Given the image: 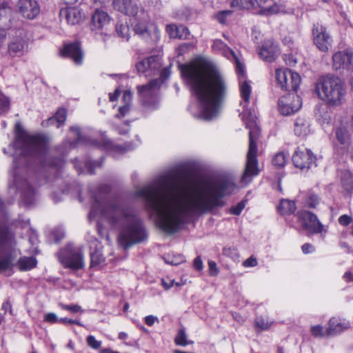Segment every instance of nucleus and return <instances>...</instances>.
Wrapping results in <instances>:
<instances>
[{
    "label": "nucleus",
    "instance_id": "nucleus-61",
    "mask_svg": "<svg viewBox=\"0 0 353 353\" xmlns=\"http://www.w3.org/2000/svg\"><path fill=\"white\" fill-rule=\"evenodd\" d=\"M2 310H3L5 312L9 310L10 314L12 313V305H11V303H10V301L8 299L6 300L3 303V305H2Z\"/></svg>",
    "mask_w": 353,
    "mask_h": 353
},
{
    "label": "nucleus",
    "instance_id": "nucleus-42",
    "mask_svg": "<svg viewBox=\"0 0 353 353\" xmlns=\"http://www.w3.org/2000/svg\"><path fill=\"white\" fill-rule=\"evenodd\" d=\"M164 260L166 263L173 265H177L185 261L184 257L182 255L174 256L172 259L170 255H168L165 257Z\"/></svg>",
    "mask_w": 353,
    "mask_h": 353
},
{
    "label": "nucleus",
    "instance_id": "nucleus-23",
    "mask_svg": "<svg viewBox=\"0 0 353 353\" xmlns=\"http://www.w3.org/2000/svg\"><path fill=\"white\" fill-rule=\"evenodd\" d=\"M279 54L278 46L272 40L265 41L259 51L260 58L267 62L274 61Z\"/></svg>",
    "mask_w": 353,
    "mask_h": 353
},
{
    "label": "nucleus",
    "instance_id": "nucleus-13",
    "mask_svg": "<svg viewBox=\"0 0 353 353\" xmlns=\"http://www.w3.org/2000/svg\"><path fill=\"white\" fill-rule=\"evenodd\" d=\"M60 262L65 267L72 270H79L84 267L83 254L81 248H73L68 246L59 254Z\"/></svg>",
    "mask_w": 353,
    "mask_h": 353
},
{
    "label": "nucleus",
    "instance_id": "nucleus-37",
    "mask_svg": "<svg viewBox=\"0 0 353 353\" xmlns=\"http://www.w3.org/2000/svg\"><path fill=\"white\" fill-rule=\"evenodd\" d=\"M132 94L130 91L125 90L123 94V101L125 105L119 108V113L122 117H124L130 110V103L132 101Z\"/></svg>",
    "mask_w": 353,
    "mask_h": 353
},
{
    "label": "nucleus",
    "instance_id": "nucleus-19",
    "mask_svg": "<svg viewBox=\"0 0 353 353\" xmlns=\"http://www.w3.org/2000/svg\"><path fill=\"white\" fill-rule=\"evenodd\" d=\"M27 37L24 30H18L16 37H14L8 45V52L12 57H20L23 55L25 48L27 47Z\"/></svg>",
    "mask_w": 353,
    "mask_h": 353
},
{
    "label": "nucleus",
    "instance_id": "nucleus-64",
    "mask_svg": "<svg viewBox=\"0 0 353 353\" xmlns=\"http://www.w3.org/2000/svg\"><path fill=\"white\" fill-rule=\"evenodd\" d=\"M343 278L346 281H353V273L350 272H345L343 275Z\"/></svg>",
    "mask_w": 353,
    "mask_h": 353
},
{
    "label": "nucleus",
    "instance_id": "nucleus-22",
    "mask_svg": "<svg viewBox=\"0 0 353 353\" xmlns=\"http://www.w3.org/2000/svg\"><path fill=\"white\" fill-rule=\"evenodd\" d=\"M17 8L19 12L28 19H33L40 12L39 5L35 0H19Z\"/></svg>",
    "mask_w": 353,
    "mask_h": 353
},
{
    "label": "nucleus",
    "instance_id": "nucleus-57",
    "mask_svg": "<svg viewBox=\"0 0 353 353\" xmlns=\"http://www.w3.org/2000/svg\"><path fill=\"white\" fill-rule=\"evenodd\" d=\"M244 267H254L257 265V261L255 258L251 256L247 259L243 263Z\"/></svg>",
    "mask_w": 353,
    "mask_h": 353
},
{
    "label": "nucleus",
    "instance_id": "nucleus-34",
    "mask_svg": "<svg viewBox=\"0 0 353 353\" xmlns=\"http://www.w3.org/2000/svg\"><path fill=\"white\" fill-rule=\"evenodd\" d=\"M341 183L343 188L347 192L353 190V174L348 170L343 171L341 174Z\"/></svg>",
    "mask_w": 353,
    "mask_h": 353
},
{
    "label": "nucleus",
    "instance_id": "nucleus-8",
    "mask_svg": "<svg viewBox=\"0 0 353 353\" xmlns=\"http://www.w3.org/2000/svg\"><path fill=\"white\" fill-rule=\"evenodd\" d=\"M70 131L71 132H73L74 135L76 137L77 144L97 146L114 154H116L117 153H123L133 148L129 145H127L125 147L114 145L111 141L108 139L103 133L101 134V140L99 142L85 132H82L77 126L70 127Z\"/></svg>",
    "mask_w": 353,
    "mask_h": 353
},
{
    "label": "nucleus",
    "instance_id": "nucleus-33",
    "mask_svg": "<svg viewBox=\"0 0 353 353\" xmlns=\"http://www.w3.org/2000/svg\"><path fill=\"white\" fill-rule=\"evenodd\" d=\"M296 208L295 203L288 199H281L277 208L279 212L283 215L294 213Z\"/></svg>",
    "mask_w": 353,
    "mask_h": 353
},
{
    "label": "nucleus",
    "instance_id": "nucleus-41",
    "mask_svg": "<svg viewBox=\"0 0 353 353\" xmlns=\"http://www.w3.org/2000/svg\"><path fill=\"white\" fill-rule=\"evenodd\" d=\"M272 322L265 319L262 316H258L255 320V326L256 328L263 330L268 329L272 325Z\"/></svg>",
    "mask_w": 353,
    "mask_h": 353
},
{
    "label": "nucleus",
    "instance_id": "nucleus-31",
    "mask_svg": "<svg viewBox=\"0 0 353 353\" xmlns=\"http://www.w3.org/2000/svg\"><path fill=\"white\" fill-rule=\"evenodd\" d=\"M66 116V110L59 108L53 117L49 118L48 120L43 121L41 125L43 127H48L50 125H53L56 122L57 123V128H59L60 125L65 122Z\"/></svg>",
    "mask_w": 353,
    "mask_h": 353
},
{
    "label": "nucleus",
    "instance_id": "nucleus-47",
    "mask_svg": "<svg viewBox=\"0 0 353 353\" xmlns=\"http://www.w3.org/2000/svg\"><path fill=\"white\" fill-rule=\"evenodd\" d=\"M59 306L65 310H69L73 313H77L79 312H83V310L81 309V307L79 305H65L63 303H60Z\"/></svg>",
    "mask_w": 353,
    "mask_h": 353
},
{
    "label": "nucleus",
    "instance_id": "nucleus-38",
    "mask_svg": "<svg viewBox=\"0 0 353 353\" xmlns=\"http://www.w3.org/2000/svg\"><path fill=\"white\" fill-rule=\"evenodd\" d=\"M288 159V155L285 154L283 152H280L276 153L273 159H272V164L278 168H281L285 166V165L287 163V161Z\"/></svg>",
    "mask_w": 353,
    "mask_h": 353
},
{
    "label": "nucleus",
    "instance_id": "nucleus-17",
    "mask_svg": "<svg viewBox=\"0 0 353 353\" xmlns=\"http://www.w3.org/2000/svg\"><path fill=\"white\" fill-rule=\"evenodd\" d=\"M278 105L280 113L288 116L300 110L302 101L299 95L292 93L281 97L279 99Z\"/></svg>",
    "mask_w": 353,
    "mask_h": 353
},
{
    "label": "nucleus",
    "instance_id": "nucleus-50",
    "mask_svg": "<svg viewBox=\"0 0 353 353\" xmlns=\"http://www.w3.org/2000/svg\"><path fill=\"white\" fill-rule=\"evenodd\" d=\"M189 35L190 31L188 30V28L184 26H179V36H177V38L186 39Z\"/></svg>",
    "mask_w": 353,
    "mask_h": 353
},
{
    "label": "nucleus",
    "instance_id": "nucleus-54",
    "mask_svg": "<svg viewBox=\"0 0 353 353\" xmlns=\"http://www.w3.org/2000/svg\"><path fill=\"white\" fill-rule=\"evenodd\" d=\"M158 321V318L154 315H148L144 318V322L148 326H152L156 322Z\"/></svg>",
    "mask_w": 353,
    "mask_h": 353
},
{
    "label": "nucleus",
    "instance_id": "nucleus-24",
    "mask_svg": "<svg viewBox=\"0 0 353 353\" xmlns=\"http://www.w3.org/2000/svg\"><path fill=\"white\" fill-rule=\"evenodd\" d=\"M61 54L64 57L72 59L74 63L80 65L83 62V52L79 43H72L64 46L61 50Z\"/></svg>",
    "mask_w": 353,
    "mask_h": 353
},
{
    "label": "nucleus",
    "instance_id": "nucleus-44",
    "mask_svg": "<svg viewBox=\"0 0 353 353\" xmlns=\"http://www.w3.org/2000/svg\"><path fill=\"white\" fill-rule=\"evenodd\" d=\"M245 202L244 201H242L238 203L235 206H233L230 208V214L234 215H239L243 211V210L245 208Z\"/></svg>",
    "mask_w": 353,
    "mask_h": 353
},
{
    "label": "nucleus",
    "instance_id": "nucleus-15",
    "mask_svg": "<svg viewBox=\"0 0 353 353\" xmlns=\"http://www.w3.org/2000/svg\"><path fill=\"white\" fill-rule=\"evenodd\" d=\"M292 159L294 166L301 170L307 171L316 166V156L307 148H298Z\"/></svg>",
    "mask_w": 353,
    "mask_h": 353
},
{
    "label": "nucleus",
    "instance_id": "nucleus-29",
    "mask_svg": "<svg viewBox=\"0 0 353 353\" xmlns=\"http://www.w3.org/2000/svg\"><path fill=\"white\" fill-rule=\"evenodd\" d=\"M74 165L76 168V169L80 172H87L88 174H94V169L97 167H100L102 164V161H87L83 163L80 162V161L78 159H75L73 161Z\"/></svg>",
    "mask_w": 353,
    "mask_h": 353
},
{
    "label": "nucleus",
    "instance_id": "nucleus-7",
    "mask_svg": "<svg viewBox=\"0 0 353 353\" xmlns=\"http://www.w3.org/2000/svg\"><path fill=\"white\" fill-rule=\"evenodd\" d=\"M319 98L331 106L342 103L346 95V88L338 77L327 75L320 77L315 85Z\"/></svg>",
    "mask_w": 353,
    "mask_h": 353
},
{
    "label": "nucleus",
    "instance_id": "nucleus-48",
    "mask_svg": "<svg viewBox=\"0 0 353 353\" xmlns=\"http://www.w3.org/2000/svg\"><path fill=\"white\" fill-rule=\"evenodd\" d=\"M38 235L35 232H32L30 237H29V242L30 243L34 246L32 250H30L31 252L33 253H37V245L38 243Z\"/></svg>",
    "mask_w": 353,
    "mask_h": 353
},
{
    "label": "nucleus",
    "instance_id": "nucleus-16",
    "mask_svg": "<svg viewBox=\"0 0 353 353\" xmlns=\"http://www.w3.org/2000/svg\"><path fill=\"white\" fill-rule=\"evenodd\" d=\"M298 220L302 227L312 234L326 232L325 226L319 221L316 216L309 211L299 212Z\"/></svg>",
    "mask_w": 353,
    "mask_h": 353
},
{
    "label": "nucleus",
    "instance_id": "nucleus-27",
    "mask_svg": "<svg viewBox=\"0 0 353 353\" xmlns=\"http://www.w3.org/2000/svg\"><path fill=\"white\" fill-rule=\"evenodd\" d=\"M294 132L297 137H305L310 133V122L304 117L296 119L294 125Z\"/></svg>",
    "mask_w": 353,
    "mask_h": 353
},
{
    "label": "nucleus",
    "instance_id": "nucleus-1",
    "mask_svg": "<svg viewBox=\"0 0 353 353\" xmlns=\"http://www.w3.org/2000/svg\"><path fill=\"white\" fill-rule=\"evenodd\" d=\"M234 181L223 178L199 185L176 184L170 172L163 173L148 184L137 188L134 197L141 198L145 209L155 215L157 227L168 234L177 232L185 219L223 207V198L236 189Z\"/></svg>",
    "mask_w": 353,
    "mask_h": 353
},
{
    "label": "nucleus",
    "instance_id": "nucleus-5",
    "mask_svg": "<svg viewBox=\"0 0 353 353\" xmlns=\"http://www.w3.org/2000/svg\"><path fill=\"white\" fill-rule=\"evenodd\" d=\"M213 50L222 54L228 59L234 61L236 71L239 75L240 92L243 101L241 105L243 108L240 116L249 131V148L247 154L246 165L241 177V182L248 183L253 176L258 175V161L256 159L257 146L256 140L259 136L260 130L257 125V117L254 108L249 107V100L252 91V87L245 79V68L240 61L236 54L227 46L221 39H216L212 44Z\"/></svg>",
    "mask_w": 353,
    "mask_h": 353
},
{
    "label": "nucleus",
    "instance_id": "nucleus-9",
    "mask_svg": "<svg viewBox=\"0 0 353 353\" xmlns=\"http://www.w3.org/2000/svg\"><path fill=\"white\" fill-rule=\"evenodd\" d=\"M17 243L14 235L6 228H0V271L9 270L17 256Z\"/></svg>",
    "mask_w": 353,
    "mask_h": 353
},
{
    "label": "nucleus",
    "instance_id": "nucleus-49",
    "mask_svg": "<svg viewBox=\"0 0 353 353\" xmlns=\"http://www.w3.org/2000/svg\"><path fill=\"white\" fill-rule=\"evenodd\" d=\"M312 334L315 337H323L325 335L323 328L321 325H314L310 329Z\"/></svg>",
    "mask_w": 353,
    "mask_h": 353
},
{
    "label": "nucleus",
    "instance_id": "nucleus-25",
    "mask_svg": "<svg viewBox=\"0 0 353 353\" xmlns=\"http://www.w3.org/2000/svg\"><path fill=\"white\" fill-rule=\"evenodd\" d=\"M350 327L349 321L339 318L330 319L325 334L327 336H336Z\"/></svg>",
    "mask_w": 353,
    "mask_h": 353
},
{
    "label": "nucleus",
    "instance_id": "nucleus-63",
    "mask_svg": "<svg viewBox=\"0 0 353 353\" xmlns=\"http://www.w3.org/2000/svg\"><path fill=\"white\" fill-rule=\"evenodd\" d=\"M174 280L170 281L169 283L166 282L165 279L161 280L162 285L165 290H169L170 288H172L174 285Z\"/></svg>",
    "mask_w": 353,
    "mask_h": 353
},
{
    "label": "nucleus",
    "instance_id": "nucleus-12",
    "mask_svg": "<svg viewBox=\"0 0 353 353\" xmlns=\"http://www.w3.org/2000/svg\"><path fill=\"white\" fill-rule=\"evenodd\" d=\"M275 78L277 85L284 91H296L301 83L300 75L288 68L276 69Z\"/></svg>",
    "mask_w": 353,
    "mask_h": 353
},
{
    "label": "nucleus",
    "instance_id": "nucleus-43",
    "mask_svg": "<svg viewBox=\"0 0 353 353\" xmlns=\"http://www.w3.org/2000/svg\"><path fill=\"white\" fill-rule=\"evenodd\" d=\"M10 101L8 99L0 93V112L3 113L9 109Z\"/></svg>",
    "mask_w": 353,
    "mask_h": 353
},
{
    "label": "nucleus",
    "instance_id": "nucleus-60",
    "mask_svg": "<svg viewBox=\"0 0 353 353\" xmlns=\"http://www.w3.org/2000/svg\"><path fill=\"white\" fill-rule=\"evenodd\" d=\"M59 323H64V324H76L80 326H82L83 325L78 321L70 319L68 318H61L59 319Z\"/></svg>",
    "mask_w": 353,
    "mask_h": 353
},
{
    "label": "nucleus",
    "instance_id": "nucleus-53",
    "mask_svg": "<svg viewBox=\"0 0 353 353\" xmlns=\"http://www.w3.org/2000/svg\"><path fill=\"white\" fill-rule=\"evenodd\" d=\"M53 236L55 241L58 243L64 238L65 233L62 229L59 228L53 231Z\"/></svg>",
    "mask_w": 353,
    "mask_h": 353
},
{
    "label": "nucleus",
    "instance_id": "nucleus-58",
    "mask_svg": "<svg viewBox=\"0 0 353 353\" xmlns=\"http://www.w3.org/2000/svg\"><path fill=\"white\" fill-rule=\"evenodd\" d=\"M302 251L304 254H309L315 251L314 247L310 243H305L301 247Z\"/></svg>",
    "mask_w": 353,
    "mask_h": 353
},
{
    "label": "nucleus",
    "instance_id": "nucleus-18",
    "mask_svg": "<svg viewBox=\"0 0 353 353\" xmlns=\"http://www.w3.org/2000/svg\"><path fill=\"white\" fill-rule=\"evenodd\" d=\"M161 67V57L159 56H151L139 61L136 68L139 74L149 77L158 74Z\"/></svg>",
    "mask_w": 353,
    "mask_h": 353
},
{
    "label": "nucleus",
    "instance_id": "nucleus-32",
    "mask_svg": "<svg viewBox=\"0 0 353 353\" xmlns=\"http://www.w3.org/2000/svg\"><path fill=\"white\" fill-rule=\"evenodd\" d=\"M336 138L339 143L344 146V148H349L350 145V134L349 131L345 127H339L336 128Z\"/></svg>",
    "mask_w": 353,
    "mask_h": 353
},
{
    "label": "nucleus",
    "instance_id": "nucleus-35",
    "mask_svg": "<svg viewBox=\"0 0 353 353\" xmlns=\"http://www.w3.org/2000/svg\"><path fill=\"white\" fill-rule=\"evenodd\" d=\"M18 263L21 270L28 271L36 267L37 261L33 256H24L19 260Z\"/></svg>",
    "mask_w": 353,
    "mask_h": 353
},
{
    "label": "nucleus",
    "instance_id": "nucleus-3",
    "mask_svg": "<svg viewBox=\"0 0 353 353\" xmlns=\"http://www.w3.org/2000/svg\"><path fill=\"white\" fill-rule=\"evenodd\" d=\"M48 148L47 138L42 134L29 135L23 129L20 123L15 124V140L8 146L9 152L12 151L14 157L12 179L9 182L8 194L10 196L8 203L14 201L17 194L20 196L21 204L31 207L37 201L36 188L27 178L26 168L20 164L27 161L28 157L43 158L46 156Z\"/></svg>",
    "mask_w": 353,
    "mask_h": 353
},
{
    "label": "nucleus",
    "instance_id": "nucleus-4",
    "mask_svg": "<svg viewBox=\"0 0 353 353\" xmlns=\"http://www.w3.org/2000/svg\"><path fill=\"white\" fill-rule=\"evenodd\" d=\"M180 68L183 79L198 101V117L207 121L215 118L226 92V84L221 74L205 59L181 65Z\"/></svg>",
    "mask_w": 353,
    "mask_h": 353
},
{
    "label": "nucleus",
    "instance_id": "nucleus-59",
    "mask_svg": "<svg viewBox=\"0 0 353 353\" xmlns=\"http://www.w3.org/2000/svg\"><path fill=\"white\" fill-rule=\"evenodd\" d=\"M193 265H194V268L199 271H201L203 270V261L200 256H197L194 259V262H193Z\"/></svg>",
    "mask_w": 353,
    "mask_h": 353
},
{
    "label": "nucleus",
    "instance_id": "nucleus-21",
    "mask_svg": "<svg viewBox=\"0 0 353 353\" xmlns=\"http://www.w3.org/2000/svg\"><path fill=\"white\" fill-rule=\"evenodd\" d=\"M314 43L322 52L328 51L330 47V38L326 32V29L321 25L316 24L312 30Z\"/></svg>",
    "mask_w": 353,
    "mask_h": 353
},
{
    "label": "nucleus",
    "instance_id": "nucleus-55",
    "mask_svg": "<svg viewBox=\"0 0 353 353\" xmlns=\"http://www.w3.org/2000/svg\"><path fill=\"white\" fill-rule=\"evenodd\" d=\"M351 221L352 218L347 214L342 215L339 218V223L343 226L348 225Z\"/></svg>",
    "mask_w": 353,
    "mask_h": 353
},
{
    "label": "nucleus",
    "instance_id": "nucleus-26",
    "mask_svg": "<svg viewBox=\"0 0 353 353\" xmlns=\"http://www.w3.org/2000/svg\"><path fill=\"white\" fill-rule=\"evenodd\" d=\"M60 17L68 24L75 25L81 21L82 14L77 8H67L61 10Z\"/></svg>",
    "mask_w": 353,
    "mask_h": 353
},
{
    "label": "nucleus",
    "instance_id": "nucleus-40",
    "mask_svg": "<svg viewBox=\"0 0 353 353\" xmlns=\"http://www.w3.org/2000/svg\"><path fill=\"white\" fill-rule=\"evenodd\" d=\"M174 341L177 345H181V346H186L188 344H190V342L187 339V335L185 334V332L183 329H181L178 332V333L175 337ZM192 343V342H190V343Z\"/></svg>",
    "mask_w": 353,
    "mask_h": 353
},
{
    "label": "nucleus",
    "instance_id": "nucleus-51",
    "mask_svg": "<svg viewBox=\"0 0 353 353\" xmlns=\"http://www.w3.org/2000/svg\"><path fill=\"white\" fill-rule=\"evenodd\" d=\"M44 321L51 323L59 322V319L57 314L52 312L46 314L44 315Z\"/></svg>",
    "mask_w": 353,
    "mask_h": 353
},
{
    "label": "nucleus",
    "instance_id": "nucleus-39",
    "mask_svg": "<svg viewBox=\"0 0 353 353\" xmlns=\"http://www.w3.org/2000/svg\"><path fill=\"white\" fill-rule=\"evenodd\" d=\"M116 32L117 34L125 40H128L130 37V28L126 23L119 22L116 25Z\"/></svg>",
    "mask_w": 353,
    "mask_h": 353
},
{
    "label": "nucleus",
    "instance_id": "nucleus-56",
    "mask_svg": "<svg viewBox=\"0 0 353 353\" xmlns=\"http://www.w3.org/2000/svg\"><path fill=\"white\" fill-rule=\"evenodd\" d=\"M208 266L210 270V274L211 276H216L218 274V269L216 267V263L213 261H208Z\"/></svg>",
    "mask_w": 353,
    "mask_h": 353
},
{
    "label": "nucleus",
    "instance_id": "nucleus-10",
    "mask_svg": "<svg viewBox=\"0 0 353 353\" xmlns=\"http://www.w3.org/2000/svg\"><path fill=\"white\" fill-rule=\"evenodd\" d=\"M270 0H232V8L238 9L258 10V14L263 17L284 13L285 6L279 2H274L271 6H266Z\"/></svg>",
    "mask_w": 353,
    "mask_h": 353
},
{
    "label": "nucleus",
    "instance_id": "nucleus-46",
    "mask_svg": "<svg viewBox=\"0 0 353 353\" xmlns=\"http://www.w3.org/2000/svg\"><path fill=\"white\" fill-rule=\"evenodd\" d=\"M166 31L172 38H177L179 36V26L174 24H170L166 26Z\"/></svg>",
    "mask_w": 353,
    "mask_h": 353
},
{
    "label": "nucleus",
    "instance_id": "nucleus-36",
    "mask_svg": "<svg viewBox=\"0 0 353 353\" xmlns=\"http://www.w3.org/2000/svg\"><path fill=\"white\" fill-rule=\"evenodd\" d=\"M232 10H221L215 14L214 18L220 24L227 25L229 19L232 17Z\"/></svg>",
    "mask_w": 353,
    "mask_h": 353
},
{
    "label": "nucleus",
    "instance_id": "nucleus-11",
    "mask_svg": "<svg viewBox=\"0 0 353 353\" xmlns=\"http://www.w3.org/2000/svg\"><path fill=\"white\" fill-rule=\"evenodd\" d=\"M160 87L161 82L158 79H152L148 84L137 87L143 105L151 109L157 108Z\"/></svg>",
    "mask_w": 353,
    "mask_h": 353
},
{
    "label": "nucleus",
    "instance_id": "nucleus-14",
    "mask_svg": "<svg viewBox=\"0 0 353 353\" xmlns=\"http://www.w3.org/2000/svg\"><path fill=\"white\" fill-rule=\"evenodd\" d=\"M332 67L334 70L341 72H353V50L347 48L339 50L332 55Z\"/></svg>",
    "mask_w": 353,
    "mask_h": 353
},
{
    "label": "nucleus",
    "instance_id": "nucleus-30",
    "mask_svg": "<svg viewBox=\"0 0 353 353\" xmlns=\"http://www.w3.org/2000/svg\"><path fill=\"white\" fill-rule=\"evenodd\" d=\"M105 260L101 250V244L99 241H94L90 245V261L91 267L97 266Z\"/></svg>",
    "mask_w": 353,
    "mask_h": 353
},
{
    "label": "nucleus",
    "instance_id": "nucleus-2",
    "mask_svg": "<svg viewBox=\"0 0 353 353\" xmlns=\"http://www.w3.org/2000/svg\"><path fill=\"white\" fill-rule=\"evenodd\" d=\"M91 197L92 203L89 220L98 222L104 220L119 229V243L125 249L146 239L145 229L140 217L120 196L110 194L109 185H100L96 192H91Z\"/></svg>",
    "mask_w": 353,
    "mask_h": 353
},
{
    "label": "nucleus",
    "instance_id": "nucleus-62",
    "mask_svg": "<svg viewBox=\"0 0 353 353\" xmlns=\"http://www.w3.org/2000/svg\"><path fill=\"white\" fill-rule=\"evenodd\" d=\"M63 164V161L62 159H59L57 161H53L50 163V166L52 167V169H54V168H60L62 165Z\"/></svg>",
    "mask_w": 353,
    "mask_h": 353
},
{
    "label": "nucleus",
    "instance_id": "nucleus-28",
    "mask_svg": "<svg viewBox=\"0 0 353 353\" xmlns=\"http://www.w3.org/2000/svg\"><path fill=\"white\" fill-rule=\"evenodd\" d=\"M327 105V103H319L314 108V117L321 125L328 124L331 121Z\"/></svg>",
    "mask_w": 353,
    "mask_h": 353
},
{
    "label": "nucleus",
    "instance_id": "nucleus-6",
    "mask_svg": "<svg viewBox=\"0 0 353 353\" xmlns=\"http://www.w3.org/2000/svg\"><path fill=\"white\" fill-rule=\"evenodd\" d=\"M116 10L134 18L132 23L134 32L148 43H156L160 39V31L150 22L149 14L139 6L138 0H113Z\"/></svg>",
    "mask_w": 353,
    "mask_h": 353
},
{
    "label": "nucleus",
    "instance_id": "nucleus-45",
    "mask_svg": "<svg viewBox=\"0 0 353 353\" xmlns=\"http://www.w3.org/2000/svg\"><path fill=\"white\" fill-rule=\"evenodd\" d=\"M86 341L88 345L92 349L97 350L101 345V342L97 341L95 337L92 335H90L87 337Z\"/></svg>",
    "mask_w": 353,
    "mask_h": 353
},
{
    "label": "nucleus",
    "instance_id": "nucleus-52",
    "mask_svg": "<svg viewBox=\"0 0 353 353\" xmlns=\"http://www.w3.org/2000/svg\"><path fill=\"white\" fill-rule=\"evenodd\" d=\"M170 75V70L168 68H165L160 72V78L157 79L160 81L161 85L169 77Z\"/></svg>",
    "mask_w": 353,
    "mask_h": 353
},
{
    "label": "nucleus",
    "instance_id": "nucleus-20",
    "mask_svg": "<svg viewBox=\"0 0 353 353\" xmlns=\"http://www.w3.org/2000/svg\"><path fill=\"white\" fill-rule=\"evenodd\" d=\"M110 21V18L106 12L97 9L92 16L90 29L95 34H103Z\"/></svg>",
    "mask_w": 353,
    "mask_h": 353
}]
</instances>
